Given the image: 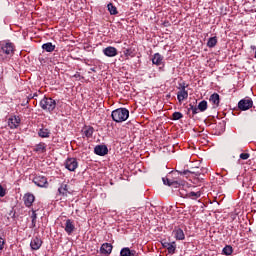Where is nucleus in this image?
I'll use <instances>...</instances> for the list:
<instances>
[{
  "label": "nucleus",
  "mask_w": 256,
  "mask_h": 256,
  "mask_svg": "<svg viewBox=\"0 0 256 256\" xmlns=\"http://www.w3.org/2000/svg\"><path fill=\"white\" fill-rule=\"evenodd\" d=\"M4 246H5V240L2 237H0V251H3Z\"/></svg>",
  "instance_id": "nucleus-36"
},
{
  "label": "nucleus",
  "mask_w": 256,
  "mask_h": 256,
  "mask_svg": "<svg viewBox=\"0 0 256 256\" xmlns=\"http://www.w3.org/2000/svg\"><path fill=\"white\" fill-rule=\"evenodd\" d=\"M187 172L184 171V175L186 174Z\"/></svg>",
  "instance_id": "nucleus-39"
},
{
  "label": "nucleus",
  "mask_w": 256,
  "mask_h": 256,
  "mask_svg": "<svg viewBox=\"0 0 256 256\" xmlns=\"http://www.w3.org/2000/svg\"><path fill=\"white\" fill-rule=\"evenodd\" d=\"M5 195H7V190L0 184V197H5Z\"/></svg>",
  "instance_id": "nucleus-34"
},
{
  "label": "nucleus",
  "mask_w": 256,
  "mask_h": 256,
  "mask_svg": "<svg viewBox=\"0 0 256 256\" xmlns=\"http://www.w3.org/2000/svg\"><path fill=\"white\" fill-rule=\"evenodd\" d=\"M33 183L37 185V187H47L49 185V182H47V177L36 175L33 178Z\"/></svg>",
  "instance_id": "nucleus-7"
},
{
  "label": "nucleus",
  "mask_w": 256,
  "mask_h": 256,
  "mask_svg": "<svg viewBox=\"0 0 256 256\" xmlns=\"http://www.w3.org/2000/svg\"><path fill=\"white\" fill-rule=\"evenodd\" d=\"M163 249H167L169 255H175L177 252V242H167V240H163L161 242Z\"/></svg>",
  "instance_id": "nucleus-4"
},
{
  "label": "nucleus",
  "mask_w": 256,
  "mask_h": 256,
  "mask_svg": "<svg viewBox=\"0 0 256 256\" xmlns=\"http://www.w3.org/2000/svg\"><path fill=\"white\" fill-rule=\"evenodd\" d=\"M215 45H217V37L209 38V40L207 42V46L210 48H213V47H215Z\"/></svg>",
  "instance_id": "nucleus-27"
},
{
  "label": "nucleus",
  "mask_w": 256,
  "mask_h": 256,
  "mask_svg": "<svg viewBox=\"0 0 256 256\" xmlns=\"http://www.w3.org/2000/svg\"><path fill=\"white\" fill-rule=\"evenodd\" d=\"M251 157V154L244 152L240 154V159H242V161H247V159H249Z\"/></svg>",
  "instance_id": "nucleus-32"
},
{
  "label": "nucleus",
  "mask_w": 256,
  "mask_h": 256,
  "mask_svg": "<svg viewBox=\"0 0 256 256\" xmlns=\"http://www.w3.org/2000/svg\"><path fill=\"white\" fill-rule=\"evenodd\" d=\"M162 181L164 185H168V187H171L175 182H171L168 178H162Z\"/></svg>",
  "instance_id": "nucleus-33"
},
{
  "label": "nucleus",
  "mask_w": 256,
  "mask_h": 256,
  "mask_svg": "<svg viewBox=\"0 0 256 256\" xmlns=\"http://www.w3.org/2000/svg\"><path fill=\"white\" fill-rule=\"evenodd\" d=\"M95 130L93 129V127H91V126H86L85 128H84V130H83V133H84V135H85V137H93V132H94Z\"/></svg>",
  "instance_id": "nucleus-24"
},
{
  "label": "nucleus",
  "mask_w": 256,
  "mask_h": 256,
  "mask_svg": "<svg viewBox=\"0 0 256 256\" xmlns=\"http://www.w3.org/2000/svg\"><path fill=\"white\" fill-rule=\"evenodd\" d=\"M173 121H179V119H183V114L181 112H174L172 114Z\"/></svg>",
  "instance_id": "nucleus-30"
},
{
  "label": "nucleus",
  "mask_w": 256,
  "mask_h": 256,
  "mask_svg": "<svg viewBox=\"0 0 256 256\" xmlns=\"http://www.w3.org/2000/svg\"><path fill=\"white\" fill-rule=\"evenodd\" d=\"M120 256H137V252L126 247L120 251Z\"/></svg>",
  "instance_id": "nucleus-19"
},
{
  "label": "nucleus",
  "mask_w": 256,
  "mask_h": 256,
  "mask_svg": "<svg viewBox=\"0 0 256 256\" xmlns=\"http://www.w3.org/2000/svg\"><path fill=\"white\" fill-rule=\"evenodd\" d=\"M188 97H189V92L186 90L185 86H182L180 91H178L177 93V99L179 103H183V101H185V99H187Z\"/></svg>",
  "instance_id": "nucleus-11"
},
{
  "label": "nucleus",
  "mask_w": 256,
  "mask_h": 256,
  "mask_svg": "<svg viewBox=\"0 0 256 256\" xmlns=\"http://www.w3.org/2000/svg\"><path fill=\"white\" fill-rule=\"evenodd\" d=\"M42 245H43V240H41V238L39 236L32 238V240L30 242V247H31L32 251H39V249H41Z\"/></svg>",
  "instance_id": "nucleus-9"
},
{
  "label": "nucleus",
  "mask_w": 256,
  "mask_h": 256,
  "mask_svg": "<svg viewBox=\"0 0 256 256\" xmlns=\"http://www.w3.org/2000/svg\"><path fill=\"white\" fill-rule=\"evenodd\" d=\"M65 167L68 171H75L79 167V162L76 158H68L65 161Z\"/></svg>",
  "instance_id": "nucleus-6"
},
{
  "label": "nucleus",
  "mask_w": 256,
  "mask_h": 256,
  "mask_svg": "<svg viewBox=\"0 0 256 256\" xmlns=\"http://www.w3.org/2000/svg\"><path fill=\"white\" fill-rule=\"evenodd\" d=\"M65 225H71V220L66 219Z\"/></svg>",
  "instance_id": "nucleus-38"
},
{
  "label": "nucleus",
  "mask_w": 256,
  "mask_h": 256,
  "mask_svg": "<svg viewBox=\"0 0 256 256\" xmlns=\"http://www.w3.org/2000/svg\"><path fill=\"white\" fill-rule=\"evenodd\" d=\"M94 153L96 155H99L100 157H103V156L107 155V153H109V149L105 145H97L94 148Z\"/></svg>",
  "instance_id": "nucleus-13"
},
{
  "label": "nucleus",
  "mask_w": 256,
  "mask_h": 256,
  "mask_svg": "<svg viewBox=\"0 0 256 256\" xmlns=\"http://www.w3.org/2000/svg\"><path fill=\"white\" fill-rule=\"evenodd\" d=\"M180 195L181 197H184L186 199H199V197H201V192H186L185 186H183L182 188H180Z\"/></svg>",
  "instance_id": "nucleus-5"
},
{
  "label": "nucleus",
  "mask_w": 256,
  "mask_h": 256,
  "mask_svg": "<svg viewBox=\"0 0 256 256\" xmlns=\"http://www.w3.org/2000/svg\"><path fill=\"white\" fill-rule=\"evenodd\" d=\"M15 53V44L11 42L0 43V57L7 58L13 56Z\"/></svg>",
  "instance_id": "nucleus-2"
},
{
  "label": "nucleus",
  "mask_w": 256,
  "mask_h": 256,
  "mask_svg": "<svg viewBox=\"0 0 256 256\" xmlns=\"http://www.w3.org/2000/svg\"><path fill=\"white\" fill-rule=\"evenodd\" d=\"M112 251L113 245H111L110 243H104L100 248V252L102 253V255H111Z\"/></svg>",
  "instance_id": "nucleus-16"
},
{
  "label": "nucleus",
  "mask_w": 256,
  "mask_h": 256,
  "mask_svg": "<svg viewBox=\"0 0 256 256\" xmlns=\"http://www.w3.org/2000/svg\"><path fill=\"white\" fill-rule=\"evenodd\" d=\"M35 153H45L47 151V144L41 142L37 144L34 148Z\"/></svg>",
  "instance_id": "nucleus-21"
},
{
  "label": "nucleus",
  "mask_w": 256,
  "mask_h": 256,
  "mask_svg": "<svg viewBox=\"0 0 256 256\" xmlns=\"http://www.w3.org/2000/svg\"><path fill=\"white\" fill-rule=\"evenodd\" d=\"M20 124L21 118H19L18 116H12L8 119V125L10 129H17Z\"/></svg>",
  "instance_id": "nucleus-12"
},
{
  "label": "nucleus",
  "mask_w": 256,
  "mask_h": 256,
  "mask_svg": "<svg viewBox=\"0 0 256 256\" xmlns=\"http://www.w3.org/2000/svg\"><path fill=\"white\" fill-rule=\"evenodd\" d=\"M152 63H153V65H157L158 67H159V65H163L162 55L159 53H155L152 58Z\"/></svg>",
  "instance_id": "nucleus-18"
},
{
  "label": "nucleus",
  "mask_w": 256,
  "mask_h": 256,
  "mask_svg": "<svg viewBox=\"0 0 256 256\" xmlns=\"http://www.w3.org/2000/svg\"><path fill=\"white\" fill-rule=\"evenodd\" d=\"M38 135L39 137H41L42 139H47L50 137L51 135V131L47 128H41L39 131H38Z\"/></svg>",
  "instance_id": "nucleus-20"
},
{
  "label": "nucleus",
  "mask_w": 256,
  "mask_h": 256,
  "mask_svg": "<svg viewBox=\"0 0 256 256\" xmlns=\"http://www.w3.org/2000/svg\"><path fill=\"white\" fill-rule=\"evenodd\" d=\"M172 235L176 241H185V232L179 227H175L172 231Z\"/></svg>",
  "instance_id": "nucleus-10"
},
{
  "label": "nucleus",
  "mask_w": 256,
  "mask_h": 256,
  "mask_svg": "<svg viewBox=\"0 0 256 256\" xmlns=\"http://www.w3.org/2000/svg\"><path fill=\"white\" fill-rule=\"evenodd\" d=\"M107 7H108V11H109V13H110V15H117V7H115L114 5H113V3H109L108 5H107Z\"/></svg>",
  "instance_id": "nucleus-26"
},
{
  "label": "nucleus",
  "mask_w": 256,
  "mask_h": 256,
  "mask_svg": "<svg viewBox=\"0 0 256 256\" xmlns=\"http://www.w3.org/2000/svg\"><path fill=\"white\" fill-rule=\"evenodd\" d=\"M103 54L106 57H117V55H118L117 48H115L113 46H108L103 49Z\"/></svg>",
  "instance_id": "nucleus-14"
},
{
  "label": "nucleus",
  "mask_w": 256,
  "mask_h": 256,
  "mask_svg": "<svg viewBox=\"0 0 256 256\" xmlns=\"http://www.w3.org/2000/svg\"><path fill=\"white\" fill-rule=\"evenodd\" d=\"M62 227L65 229V231L68 235H71V233H73L75 231L74 225H66V226H62Z\"/></svg>",
  "instance_id": "nucleus-29"
},
{
  "label": "nucleus",
  "mask_w": 256,
  "mask_h": 256,
  "mask_svg": "<svg viewBox=\"0 0 256 256\" xmlns=\"http://www.w3.org/2000/svg\"><path fill=\"white\" fill-rule=\"evenodd\" d=\"M210 103H212L213 107H217L220 103L219 94L214 93L210 96Z\"/></svg>",
  "instance_id": "nucleus-22"
},
{
  "label": "nucleus",
  "mask_w": 256,
  "mask_h": 256,
  "mask_svg": "<svg viewBox=\"0 0 256 256\" xmlns=\"http://www.w3.org/2000/svg\"><path fill=\"white\" fill-rule=\"evenodd\" d=\"M238 107L241 111H247L253 107V100L251 99H242L238 103Z\"/></svg>",
  "instance_id": "nucleus-8"
},
{
  "label": "nucleus",
  "mask_w": 256,
  "mask_h": 256,
  "mask_svg": "<svg viewBox=\"0 0 256 256\" xmlns=\"http://www.w3.org/2000/svg\"><path fill=\"white\" fill-rule=\"evenodd\" d=\"M198 111H207V101L203 100L198 104Z\"/></svg>",
  "instance_id": "nucleus-28"
},
{
  "label": "nucleus",
  "mask_w": 256,
  "mask_h": 256,
  "mask_svg": "<svg viewBox=\"0 0 256 256\" xmlns=\"http://www.w3.org/2000/svg\"><path fill=\"white\" fill-rule=\"evenodd\" d=\"M124 55H125V57H129V55H131V54H130V50H129V49H126V50L124 51Z\"/></svg>",
  "instance_id": "nucleus-37"
},
{
  "label": "nucleus",
  "mask_w": 256,
  "mask_h": 256,
  "mask_svg": "<svg viewBox=\"0 0 256 256\" xmlns=\"http://www.w3.org/2000/svg\"><path fill=\"white\" fill-rule=\"evenodd\" d=\"M111 117L115 123H123L129 119V110L127 108H118L112 111Z\"/></svg>",
  "instance_id": "nucleus-1"
},
{
  "label": "nucleus",
  "mask_w": 256,
  "mask_h": 256,
  "mask_svg": "<svg viewBox=\"0 0 256 256\" xmlns=\"http://www.w3.org/2000/svg\"><path fill=\"white\" fill-rule=\"evenodd\" d=\"M58 193L62 197H68V195H71V191H69V186L67 184H61L58 188Z\"/></svg>",
  "instance_id": "nucleus-17"
},
{
  "label": "nucleus",
  "mask_w": 256,
  "mask_h": 256,
  "mask_svg": "<svg viewBox=\"0 0 256 256\" xmlns=\"http://www.w3.org/2000/svg\"><path fill=\"white\" fill-rule=\"evenodd\" d=\"M31 219H32V224L35 225V219H37V213L35 212V210H32V215H31Z\"/></svg>",
  "instance_id": "nucleus-35"
},
{
  "label": "nucleus",
  "mask_w": 256,
  "mask_h": 256,
  "mask_svg": "<svg viewBox=\"0 0 256 256\" xmlns=\"http://www.w3.org/2000/svg\"><path fill=\"white\" fill-rule=\"evenodd\" d=\"M40 107L41 109H43L44 111H53L55 109V107H57V103L55 102V100H53L52 98H47L44 97L41 101H40Z\"/></svg>",
  "instance_id": "nucleus-3"
},
{
  "label": "nucleus",
  "mask_w": 256,
  "mask_h": 256,
  "mask_svg": "<svg viewBox=\"0 0 256 256\" xmlns=\"http://www.w3.org/2000/svg\"><path fill=\"white\" fill-rule=\"evenodd\" d=\"M188 111H192L193 115H197V113H199V108L194 106L193 104H189Z\"/></svg>",
  "instance_id": "nucleus-31"
},
{
  "label": "nucleus",
  "mask_w": 256,
  "mask_h": 256,
  "mask_svg": "<svg viewBox=\"0 0 256 256\" xmlns=\"http://www.w3.org/2000/svg\"><path fill=\"white\" fill-rule=\"evenodd\" d=\"M42 49L47 51V53H53V51H55V45H53L51 42H48L42 45Z\"/></svg>",
  "instance_id": "nucleus-23"
},
{
  "label": "nucleus",
  "mask_w": 256,
  "mask_h": 256,
  "mask_svg": "<svg viewBox=\"0 0 256 256\" xmlns=\"http://www.w3.org/2000/svg\"><path fill=\"white\" fill-rule=\"evenodd\" d=\"M23 201H24V205H26V207H31L33 205V203H35V195H33L31 193H27L24 195Z\"/></svg>",
  "instance_id": "nucleus-15"
},
{
  "label": "nucleus",
  "mask_w": 256,
  "mask_h": 256,
  "mask_svg": "<svg viewBox=\"0 0 256 256\" xmlns=\"http://www.w3.org/2000/svg\"><path fill=\"white\" fill-rule=\"evenodd\" d=\"M223 255H232L233 254V247L231 245H226L222 250Z\"/></svg>",
  "instance_id": "nucleus-25"
}]
</instances>
